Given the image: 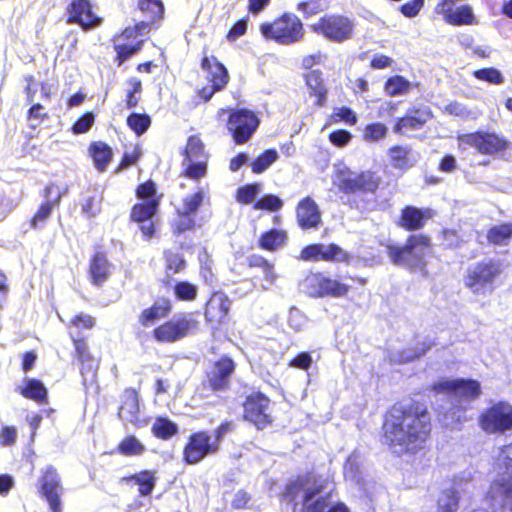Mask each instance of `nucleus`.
I'll list each match as a JSON object with an SVG mask.
<instances>
[{"mask_svg":"<svg viewBox=\"0 0 512 512\" xmlns=\"http://www.w3.org/2000/svg\"><path fill=\"white\" fill-rule=\"evenodd\" d=\"M489 495L503 510L512 512V475H498L490 486Z\"/></svg>","mask_w":512,"mask_h":512,"instance_id":"27","label":"nucleus"},{"mask_svg":"<svg viewBox=\"0 0 512 512\" xmlns=\"http://www.w3.org/2000/svg\"><path fill=\"white\" fill-rule=\"evenodd\" d=\"M173 309V303L166 296H159L153 303L141 312L140 320H160L167 318Z\"/></svg>","mask_w":512,"mask_h":512,"instance_id":"37","label":"nucleus"},{"mask_svg":"<svg viewBox=\"0 0 512 512\" xmlns=\"http://www.w3.org/2000/svg\"><path fill=\"white\" fill-rule=\"evenodd\" d=\"M66 23L78 25L84 32L98 28L103 18L94 11L91 0H71L65 10Z\"/></svg>","mask_w":512,"mask_h":512,"instance_id":"12","label":"nucleus"},{"mask_svg":"<svg viewBox=\"0 0 512 512\" xmlns=\"http://www.w3.org/2000/svg\"><path fill=\"white\" fill-rule=\"evenodd\" d=\"M350 286L331 277L325 276V285L323 297L341 298L346 297L350 291Z\"/></svg>","mask_w":512,"mask_h":512,"instance_id":"49","label":"nucleus"},{"mask_svg":"<svg viewBox=\"0 0 512 512\" xmlns=\"http://www.w3.org/2000/svg\"><path fill=\"white\" fill-rule=\"evenodd\" d=\"M459 146L472 148L486 156H502L512 147L511 141L503 134L491 130H476L456 136Z\"/></svg>","mask_w":512,"mask_h":512,"instance_id":"6","label":"nucleus"},{"mask_svg":"<svg viewBox=\"0 0 512 512\" xmlns=\"http://www.w3.org/2000/svg\"><path fill=\"white\" fill-rule=\"evenodd\" d=\"M442 15L443 20L452 26L477 25L479 23L477 17L473 13L470 5L464 4L456 9H448Z\"/></svg>","mask_w":512,"mask_h":512,"instance_id":"34","label":"nucleus"},{"mask_svg":"<svg viewBox=\"0 0 512 512\" xmlns=\"http://www.w3.org/2000/svg\"><path fill=\"white\" fill-rule=\"evenodd\" d=\"M300 259L304 261H326L349 263L352 255L344 251L339 245L330 243L325 246L321 243L309 244L300 251Z\"/></svg>","mask_w":512,"mask_h":512,"instance_id":"14","label":"nucleus"},{"mask_svg":"<svg viewBox=\"0 0 512 512\" xmlns=\"http://www.w3.org/2000/svg\"><path fill=\"white\" fill-rule=\"evenodd\" d=\"M480 424L489 433L512 429V406L505 403L493 406L481 416Z\"/></svg>","mask_w":512,"mask_h":512,"instance_id":"16","label":"nucleus"},{"mask_svg":"<svg viewBox=\"0 0 512 512\" xmlns=\"http://www.w3.org/2000/svg\"><path fill=\"white\" fill-rule=\"evenodd\" d=\"M41 493L46 498L49 507L58 509V500L62 494L60 477L52 466H47L43 470L40 478Z\"/></svg>","mask_w":512,"mask_h":512,"instance_id":"26","label":"nucleus"},{"mask_svg":"<svg viewBox=\"0 0 512 512\" xmlns=\"http://www.w3.org/2000/svg\"><path fill=\"white\" fill-rule=\"evenodd\" d=\"M434 215L435 212L431 208L406 205L400 210L396 225L407 232L419 231Z\"/></svg>","mask_w":512,"mask_h":512,"instance_id":"18","label":"nucleus"},{"mask_svg":"<svg viewBox=\"0 0 512 512\" xmlns=\"http://www.w3.org/2000/svg\"><path fill=\"white\" fill-rule=\"evenodd\" d=\"M184 168L180 176L193 181H199L207 175L208 172V157L203 159H189L183 160Z\"/></svg>","mask_w":512,"mask_h":512,"instance_id":"39","label":"nucleus"},{"mask_svg":"<svg viewBox=\"0 0 512 512\" xmlns=\"http://www.w3.org/2000/svg\"><path fill=\"white\" fill-rule=\"evenodd\" d=\"M205 198V193L202 189H198L194 193L187 195L182 200V208L177 211L185 215H195L199 208L202 206Z\"/></svg>","mask_w":512,"mask_h":512,"instance_id":"47","label":"nucleus"},{"mask_svg":"<svg viewBox=\"0 0 512 512\" xmlns=\"http://www.w3.org/2000/svg\"><path fill=\"white\" fill-rule=\"evenodd\" d=\"M303 80L307 87V93L313 99L315 107H323L327 103L329 90L320 69L307 71L303 74Z\"/></svg>","mask_w":512,"mask_h":512,"instance_id":"24","label":"nucleus"},{"mask_svg":"<svg viewBox=\"0 0 512 512\" xmlns=\"http://www.w3.org/2000/svg\"><path fill=\"white\" fill-rule=\"evenodd\" d=\"M139 412L138 395L135 390L127 389L122 395L121 405L118 411L119 417L126 422L133 423L137 420Z\"/></svg>","mask_w":512,"mask_h":512,"instance_id":"38","label":"nucleus"},{"mask_svg":"<svg viewBox=\"0 0 512 512\" xmlns=\"http://www.w3.org/2000/svg\"><path fill=\"white\" fill-rule=\"evenodd\" d=\"M231 300L221 292H214L205 304L204 315L206 320H223L231 308Z\"/></svg>","mask_w":512,"mask_h":512,"instance_id":"31","label":"nucleus"},{"mask_svg":"<svg viewBox=\"0 0 512 512\" xmlns=\"http://www.w3.org/2000/svg\"><path fill=\"white\" fill-rule=\"evenodd\" d=\"M173 294L178 301L192 302L198 296V286L187 281H177L173 285Z\"/></svg>","mask_w":512,"mask_h":512,"instance_id":"44","label":"nucleus"},{"mask_svg":"<svg viewBox=\"0 0 512 512\" xmlns=\"http://www.w3.org/2000/svg\"><path fill=\"white\" fill-rule=\"evenodd\" d=\"M430 431V416L421 404L394 406L384 424L386 440L403 450H413L425 442Z\"/></svg>","mask_w":512,"mask_h":512,"instance_id":"1","label":"nucleus"},{"mask_svg":"<svg viewBox=\"0 0 512 512\" xmlns=\"http://www.w3.org/2000/svg\"><path fill=\"white\" fill-rule=\"evenodd\" d=\"M123 455H140L144 452V445L134 436L126 437L118 446Z\"/></svg>","mask_w":512,"mask_h":512,"instance_id":"61","label":"nucleus"},{"mask_svg":"<svg viewBox=\"0 0 512 512\" xmlns=\"http://www.w3.org/2000/svg\"><path fill=\"white\" fill-rule=\"evenodd\" d=\"M245 266L249 269H259L261 275H253L250 280L254 288L268 290L276 284L279 275L275 263L261 254L252 253L246 257Z\"/></svg>","mask_w":512,"mask_h":512,"instance_id":"13","label":"nucleus"},{"mask_svg":"<svg viewBox=\"0 0 512 512\" xmlns=\"http://www.w3.org/2000/svg\"><path fill=\"white\" fill-rule=\"evenodd\" d=\"M246 420L254 423L258 428H264L272 422L270 401L263 394H254L247 398L244 404Z\"/></svg>","mask_w":512,"mask_h":512,"instance_id":"19","label":"nucleus"},{"mask_svg":"<svg viewBox=\"0 0 512 512\" xmlns=\"http://www.w3.org/2000/svg\"><path fill=\"white\" fill-rule=\"evenodd\" d=\"M462 484L455 480L448 488L443 489L437 498L435 512H456L459 508L460 492Z\"/></svg>","mask_w":512,"mask_h":512,"instance_id":"33","label":"nucleus"},{"mask_svg":"<svg viewBox=\"0 0 512 512\" xmlns=\"http://www.w3.org/2000/svg\"><path fill=\"white\" fill-rule=\"evenodd\" d=\"M382 177L373 170L339 171L335 185L344 194H376L382 187Z\"/></svg>","mask_w":512,"mask_h":512,"instance_id":"9","label":"nucleus"},{"mask_svg":"<svg viewBox=\"0 0 512 512\" xmlns=\"http://www.w3.org/2000/svg\"><path fill=\"white\" fill-rule=\"evenodd\" d=\"M501 274L502 265L498 260H481L466 269L463 284L475 296L490 295L497 288Z\"/></svg>","mask_w":512,"mask_h":512,"instance_id":"5","label":"nucleus"},{"mask_svg":"<svg viewBox=\"0 0 512 512\" xmlns=\"http://www.w3.org/2000/svg\"><path fill=\"white\" fill-rule=\"evenodd\" d=\"M176 216V220L171 224V232L174 236H180L196 228L197 225L193 215H185L180 211H176Z\"/></svg>","mask_w":512,"mask_h":512,"instance_id":"48","label":"nucleus"},{"mask_svg":"<svg viewBox=\"0 0 512 512\" xmlns=\"http://www.w3.org/2000/svg\"><path fill=\"white\" fill-rule=\"evenodd\" d=\"M473 77L477 80L484 81L493 85L503 84L505 79L500 70L494 67H485L474 70Z\"/></svg>","mask_w":512,"mask_h":512,"instance_id":"51","label":"nucleus"},{"mask_svg":"<svg viewBox=\"0 0 512 512\" xmlns=\"http://www.w3.org/2000/svg\"><path fill=\"white\" fill-rule=\"evenodd\" d=\"M113 264L109 261L103 245H96L89 259L88 278L92 285L101 287L110 278Z\"/></svg>","mask_w":512,"mask_h":512,"instance_id":"17","label":"nucleus"},{"mask_svg":"<svg viewBox=\"0 0 512 512\" xmlns=\"http://www.w3.org/2000/svg\"><path fill=\"white\" fill-rule=\"evenodd\" d=\"M296 220L302 230L317 229L321 222V211L316 202L306 196L296 206Z\"/></svg>","mask_w":512,"mask_h":512,"instance_id":"23","label":"nucleus"},{"mask_svg":"<svg viewBox=\"0 0 512 512\" xmlns=\"http://www.w3.org/2000/svg\"><path fill=\"white\" fill-rule=\"evenodd\" d=\"M50 118L49 112L41 103H32L26 113L28 121H36V124H30L31 128H36L37 125L43 123Z\"/></svg>","mask_w":512,"mask_h":512,"instance_id":"58","label":"nucleus"},{"mask_svg":"<svg viewBox=\"0 0 512 512\" xmlns=\"http://www.w3.org/2000/svg\"><path fill=\"white\" fill-rule=\"evenodd\" d=\"M486 239L493 246L508 245L512 239V223H501L490 227L486 232Z\"/></svg>","mask_w":512,"mask_h":512,"instance_id":"40","label":"nucleus"},{"mask_svg":"<svg viewBox=\"0 0 512 512\" xmlns=\"http://www.w3.org/2000/svg\"><path fill=\"white\" fill-rule=\"evenodd\" d=\"M219 451L218 442H213L212 436L207 432H197L190 436L184 448V460L188 464H197L207 455Z\"/></svg>","mask_w":512,"mask_h":512,"instance_id":"15","label":"nucleus"},{"mask_svg":"<svg viewBox=\"0 0 512 512\" xmlns=\"http://www.w3.org/2000/svg\"><path fill=\"white\" fill-rule=\"evenodd\" d=\"M95 122V114L92 111L85 112L72 124L71 131L75 135L88 132Z\"/></svg>","mask_w":512,"mask_h":512,"instance_id":"62","label":"nucleus"},{"mask_svg":"<svg viewBox=\"0 0 512 512\" xmlns=\"http://www.w3.org/2000/svg\"><path fill=\"white\" fill-rule=\"evenodd\" d=\"M88 152L98 172L106 171L112 161V148L103 141H93L89 144Z\"/></svg>","mask_w":512,"mask_h":512,"instance_id":"35","label":"nucleus"},{"mask_svg":"<svg viewBox=\"0 0 512 512\" xmlns=\"http://www.w3.org/2000/svg\"><path fill=\"white\" fill-rule=\"evenodd\" d=\"M132 479L140 486L139 492L141 495H149L155 486V476L151 471H143L136 474Z\"/></svg>","mask_w":512,"mask_h":512,"instance_id":"59","label":"nucleus"},{"mask_svg":"<svg viewBox=\"0 0 512 512\" xmlns=\"http://www.w3.org/2000/svg\"><path fill=\"white\" fill-rule=\"evenodd\" d=\"M191 322H164L154 330L155 338L160 342H173L192 332Z\"/></svg>","mask_w":512,"mask_h":512,"instance_id":"29","label":"nucleus"},{"mask_svg":"<svg viewBox=\"0 0 512 512\" xmlns=\"http://www.w3.org/2000/svg\"><path fill=\"white\" fill-rule=\"evenodd\" d=\"M153 434L161 439H169L177 433V426L165 418H158L152 425Z\"/></svg>","mask_w":512,"mask_h":512,"instance_id":"53","label":"nucleus"},{"mask_svg":"<svg viewBox=\"0 0 512 512\" xmlns=\"http://www.w3.org/2000/svg\"><path fill=\"white\" fill-rule=\"evenodd\" d=\"M200 67L206 73L208 85L201 87L197 95L203 102H208L216 93L226 88L230 75L226 66L216 56L208 54L207 47L203 48Z\"/></svg>","mask_w":512,"mask_h":512,"instance_id":"8","label":"nucleus"},{"mask_svg":"<svg viewBox=\"0 0 512 512\" xmlns=\"http://www.w3.org/2000/svg\"><path fill=\"white\" fill-rule=\"evenodd\" d=\"M412 149L408 146L393 145L388 149L390 165L401 171H406L415 165V159L412 158Z\"/></svg>","mask_w":512,"mask_h":512,"instance_id":"36","label":"nucleus"},{"mask_svg":"<svg viewBox=\"0 0 512 512\" xmlns=\"http://www.w3.org/2000/svg\"><path fill=\"white\" fill-rule=\"evenodd\" d=\"M296 9L304 19H309L323 11L318 0H304L296 4Z\"/></svg>","mask_w":512,"mask_h":512,"instance_id":"64","label":"nucleus"},{"mask_svg":"<svg viewBox=\"0 0 512 512\" xmlns=\"http://www.w3.org/2000/svg\"><path fill=\"white\" fill-rule=\"evenodd\" d=\"M135 196L140 201L132 205L129 221L137 224L143 239L151 240L158 236L160 221L157 216L163 194L157 192L155 181L148 179L136 186Z\"/></svg>","mask_w":512,"mask_h":512,"instance_id":"2","label":"nucleus"},{"mask_svg":"<svg viewBox=\"0 0 512 512\" xmlns=\"http://www.w3.org/2000/svg\"><path fill=\"white\" fill-rule=\"evenodd\" d=\"M152 123L151 117L146 113H130L126 118V124L137 136L147 132Z\"/></svg>","mask_w":512,"mask_h":512,"instance_id":"45","label":"nucleus"},{"mask_svg":"<svg viewBox=\"0 0 512 512\" xmlns=\"http://www.w3.org/2000/svg\"><path fill=\"white\" fill-rule=\"evenodd\" d=\"M234 362L227 357L217 361L208 373V381L213 390H222L228 385L229 377L234 372Z\"/></svg>","mask_w":512,"mask_h":512,"instance_id":"30","label":"nucleus"},{"mask_svg":"<svg viewBox=\"0 0 512 512\" xmlns=\"http://www.w3.org/2000/svg\"><path fill=\"white\" fill-rule=\"evenodd\" d=\"M387 126L382 122L369 123L364 127L363 138L366 141L376 142L386 137Z\"/></svg>","mask_w":512,"mask_h":512,"instance_id":"55","label":"nucleus"},{"mask_svg":"<svg viewBox=\"0 0 512 512\" xmlns=\"http://www.w3.org/2000/svg\"><path fill=\"white\" fill-rule=\"evenodd\" d=\"M22 394L26 398H30L35 401H43L46 399L47 391L40 381L30 379L27 381L26 388L22 390Z\"/></svg>","mask_w":512,"mask_h":512,"instance_id":"57","label":"nucleus"},{"mask_svg":"<svg viewBox=\"0 0 512 512\" xmlns=\"http://www.w3.org/2000/svg\"><path fill=\"white\" fill-rule=\"evenodd\" d=\"M277 159L278 152L276 149H266L252 161L251 170L254 174H261L267 170Z\"/></svg>","mask_w":512,"mask_h":512,"instance_id":"46","label":"nucleus"},{"mask_svg":"<svg viewBox=\"0 0 512 512\" xmlns=\"http://www.w3.org/2000/svg\"><path fill=\"white\" fill-rule=\"evenodd\" d=\"M412 88L411 82L402 75H393L384 83V91L388 96L405 95Z\"/></svg>","mask_w":512,"mask_h":512,"instance_id":"42","label":"nucleus"},{"mask_svg":"<svg viewBox=\"0 0 512 512\" xmlns=\"http://www.w3.org/2000/svg\"><path fill=\"white\" fill-rule=\"evenodd\" d=\"M288 242V233L284 229L271 228L261 233L257 240L259 249L276 252L286 246Z\"/></svg>","mask_w":512,"mask_h":512,"instance_id":"32","label":"nucleus"},{"mask_svg":"<svg viewBox=\"0 0 512 512\" xmlns=\"http://www.w3.org/2000/svg\"><path fill=\"white\" fill-rule=\"evenodd\" d=\"M333 489V483L321 476L309 475L287 487V495L292 498L301 496L303 512H324L328 507L327 496Z\"/></svg>","mask_w":512,"mask_h":512,"instance_id":"3","label":"nucleus"},{"mask_svg":"<svg viewBox=\"0 0 512 512\" xmlns=\"http://www.w3.org/2000/svg\"><path fill=\"white\" fill-rule=\"evenodd\" d=\"M432 248V239L425 233L409 234L404 245H388L387 253L395 265L409 264L413 258L417 262L425 265L423 261L425 251Z\"/></svg>","mask_w":512,"mask_h":512,"instance_id":"10","label":"nucleus"},{"mask_svg":"<svg viewBox=\"0 0 512 512\" xmlns=\"http://www.w3.org/2000/svg\"><path fill=\"white\" fill-rule=\"evenodd\" d=\"M226 111L229 113L226 127L234 143L237 145L247 143L256 132L260 119L253 111L246 108L221 109V112Z\"/></svg>","mask_w":512,"mask_h":512,"instance_id":"11","label":"nucleus"},{"mask_svg":"<svg viewBox=\"0 0 512 512\" xmlns=\"http://www.w3.org/2000/svg\"><path fill=\"white\" fill-rule=\"evenodd\" d=\"M282 200L274 194H265L259 200L254 203V209L267 210V211H278L282 208Z\"/></svg>","mask_w":512,"mask_h":512,"instance_id":"60","label":"nucleus"},{"mask_svg":"<svg viewBox=\"0 0 512 512\" xmlns=\"http://www.w3.org/2000/svg\"><path fill=\"white\" fill-rule=\"evenodd\" d=\"M111 41L115 52L113 61L118 66H121L127 60L137 55L143 49L145 43L144 39H136L128 35L123 29L115 34Z\"/></svg>","mask_w":512,"mask_h":512,"instance_id":"20","label":"nucleus"},{"mask_svg":"<svg viewBox=\"0 0 512 512\" xmlns=\"http://www.w3.org/2000/svg\"><path fill=\"white\" fill-rule=\"evenodd\" d=\"M310 30L333 43H343L353 38L355 24L351 18L340 13L321 16L309 25Z\"/></svg>","mask_w":512,"mask_h":512,"instance_id":"7","label":"nucleus"},{"mask_svg":"<svg viewBox=\"0 0 512 512\" xmlns=\"http://www.w3.org/2000/svg\"><path fill=\"white\" fill-rule=\"evenodd\" d=\"M137 6L150 23H155L164 16V5L161 0H138Z\"/></svg>","mask_w":512,"mask_h":512,"instance_id":"43","label":"nucleus"},{"mask_svg":"<svg viewBox=\"0 0 512 512\" xmlns=\"http://www.w3.org/2000/svg\"><path fill=\"white\" fill-rule=\"evenodd\" d=\"M103 195L102 193H94L87 197L82 204V212L88 218L97 216L102 209Z\"/></svg>","mask_w":512,"mask_h":512,"instance_id":"54","label":"nucleus"},{"mask_svg":"<svg viewBox=\"0 0 512 512\" xmlns=\"http://www.w3.org/2000/svg\"><path fill=\"white\" fill-rule=\"evenodd\" d=\"M361 458L360 455L356 452L352 453L345 466H344V473L345 477L351 481H354L356 483L361 482Z\"/></svg>","mask_w":512,"mask_h":512,"instance_id":"52","label":"nucleus"},{"mask_svg":"<svg viewBox=\"0 0 512 512\" xmlns=\"http://www.w3.org/2000/svg\"><path fill=\"white\" fill-rule=\"evenodd\" d=\"M183 155V160L203 159V157H208L204 150V144L198 135L188 137Z\"/></svg>","mask_w":512,"mask_h":512,"instance_id":"50","label":"nucleus"},{"mask_svg":"<svg viewBox=\"0 0 512 512\" xmlns=\"http://www.w3.org/2000/svg\"><path fill=\"white\" fill-rule=\"evenodd\" d=\"M330 118L332 123L344 122L350 126L355 125L358 121L357 114L348 106L335 108Z\"/></svg>","mask_w":512,"mask_h":512,"instance_id":"56","label":"nucleus"},{"mask_svg":"<svg viewBox=\"0 0 512 512\" xmlns=\"http://www.w3.org/2000/svg\"><path fill=\"white\" fill-rule=\"evenodd\" d=\"M163 262L164 277L161 283L165 287H170L173 283V276L185 272L187 261L182 253L167 249L163 252Z\"/></svg>","mask_w":512,"mask_h":512,"instance_id":"28","label":"nucleus"},{"mask_svg":"<svg viewBox=\"0 0 512 512\" xmlns=\"http://www.w3.org/2000/svg\"><path fill=\"white\" fill-rule=\"evenodd\" d=\"M433 114L429 108L413 107L408 109L407 113L396 119L393 125V132L401 134L404 130H419L431 118Z\"/></svg>","mask_w":512,"mask_h":512,"instance_id":"25","label":"nucleus"},{"mask_svg":"<svg viewBox=\"0 0 512 512\" xmlns=\"http://www.w3.org/2000/svg\"><path fill=\"white\" fill-rule=\"evenodd\" d=\"M325 275L323 272H309L302 280L306 293L313 298H323Z\"/></svg>","mask_w":512,"mask_h":512,"instance_id":"41","label":"nucleus"},{"mask_svg":"<svg viewBox=\"0 0 512 512\" xmlns=\"http://www.w3.org/2000/svg\"><path fill=\"white\" fill-rule=\"evenodd\" d=\"M259 32L266 41L289 46L304 39L305 28L302 20L293 12H283L272 21L260 23Z\"/></svg>","mask_w":512,"mask_h":512,"instance_id":"4","label":"nucleus"},{"mask_svg":"<svg viewBox=\"0 0 512 512\" xmlns=\"http://www.w3.org/2000/svg\"><path fill=\"white\" fill-rule=\"evenodd\" d=\"M438 392L452 393L464 401H472L480 395V384L475 380H445L434 386Z\"/></svg>","mask_w":512,"mask_h":512,"instance_id":"21","label":"nucleus"},{"mask_svg":"<svg viewBox=\"0 0 512 512\" xmlns=\"http://www.w3.org/2000/svg\"><path fill=\"white\" fill-rule=\"evenodd\" d=\"M131 88L127 91L125 105L128 109L135 108L139 104V97L136 94L142 91V82L139 78L132 77L128 80Z\"/></svg>","mask_w":512,"mask_h":512,"instance_id":"63","label":"nucleus"},{"mask_svg":"<svg viewBox=\"0 0 512 512\" xmlns=\"http://www.w3.org/2000/svg\"><path fill=\"white\" fill-rule=\"evenodd\" d=\"M55 188L56 186L53 184H49L44 187L42 196L45 200L38 206L36 212L29 220V226L31 229H38L43 226L52 215L53 210L59 208L62 199L61 193L57 192L54 197L50 198L52 191Z\"/></svg>","mask_w":512,"mask_h":512,"instance_id":"22","label":"nucleus"}]
</instances>
